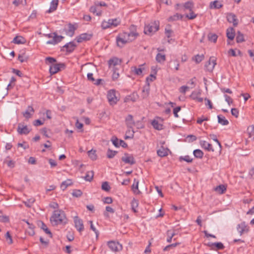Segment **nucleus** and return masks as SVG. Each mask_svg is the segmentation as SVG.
I'll use <instances>...</instances> for the list:
<instances>
[{
	"label": "nucleus",
	"mask_w": 254,
	"mask_h": 254,
	"mask_svg": "<svg viewBox=\"0 0 254 254\" xmlns=\"http://www.w3.org/2000/svg\"><path fill=\"white\" fill-rule=\"evenodd\" d=\"M53 225L65 224L67 223V219L64 212L62 210H55L50 218Z\"/></svg>",
	"instance_id": "f257e3e1"
},
{
	"label": "nucleus",
	"mask_w": 254,
	"mask_h": 254,
	"mask_svg": "<svg viewBox=\"0 0 254 254\" xmlns=\"http://www.w3.org/2000/svg\"><path fill=\"white\" fill-rule=\"evenodd\" d=\"M45 62L46 64H51L49 71L52 75L64 69L65 67V65L64 63H55L56 60L52 57H47L45 59Z\"/></svg>",
	"instance_id": "f03ea898"
},
{
	"label": "nucleus",
	"mask_w": 254,
	"mask_h": 254,
	"mask_svg": "<svg viewBox=\"0 0 254 254\" xmlns=\"http://www.w3.org/2000/svg\"><path fill=\"white\" fill-rule=\"evenodd\" d=\"M159 29V22L154 21L148 25H145L144 28V33L146 35H152Z\"/></svg>",
	"instance_id": "7ed1b4c3"
},
{
	"label": "nucleus",
	"mask_w": 254,
	"mask_h": 254,
	"mask_svg": "<svg viewBox=\"0 0 254 254\" xmlns=\"http://www.w3.org/2000/svg\"><path fill=\"white\" fill-rule=\"evenodd\" d=\"M116 91L115 89H111L108 91L107 97L110 105H114L117 104L119 100V98L116 96Z\"/></svg>",
	"instance_id": "20e7f679"
},
{
	"label": "nucleus",
	"mask_w": 254,
	"mask_h": 254,
	"mask_svg": "<svg viewBox=\"0 0 254 254\" xmlns=\"http://www.w3.org/2000/svg\"><path fill=\"white\" fill-rule=\"evenodd\" d=\"M108 246L110 250L115 252H120L122 250V245L118 242L110 241L108 243Z\"/></svg>",
	"instance_id": "39448f33"
},
{
	"label": "nucleus",
	"mask_w": 254,
	"mask_h": 254,
	"mask_svg": "<svg viewBox=\"0 0 254 254\" xmlns=\"http://www.w3.org/2000/svg\"><path fill=\"white\" fill-rule=\"evenodd\" d=\"M129 41L131 42L134 41L139 35L136 31V27L134 25H131L129 27V32H128Z\"/></svg>",
	"instance_id": "423d86ee"
},
{
	"label": "nucleus",
	"mask_w": 254,
	"mask_h": 254,
	"mask_svg": "<svg viewBox=\"0 0 254 254\" xmlns=\"http://www.w3.org/2000/svg\"><path fill=\"white\" fill-rule=\"evenodd\" d=\"M237 229L240 235L242 236L245 233H247L249 231V227L245 222H242L237 226Z\"/></svg>",
	"instance_id": "0eeeda50"
},
{
	"label": "nucleus",
	"mask_w": 254,
	"mask_h": 254,
	"mask_svg": "<svg viewBox=\"0 0 254 254\" xmlns=\"http://www.w3.org/2000/svg\"><path fill=\"white\" fill-rule=\"evenodd\" d=\"M216 64L215 58L213 57H210L209 61L206 63L205 67L207 71L211 72L212 71Z\"/></svg>",
	"instance_id": "6e6552de"
},
{
	"label": "nucleus",
	"mask_w": 254,
	"mask_h": 254,
	"mask_svg": "<svg viewBox=\"0 0 254 254\" xmlns=\"http://www.w3.org/2000/svg\"><path fill=\"white\" fill-rule=\"evenodd\" d=\"M31 129H29L26 125L23 124L19 123L18 125L17 131L20 134H28Z\"/></svg>",
	"instance_id": "1a4fd4ad"
},
{
	"label": "nucleus",
	"mask_w": 254,
	"mask_h": 254,
	"mask_svg": "<svg viewBox=\"0 0 254 254\" xmlns=\"http://www.w3.org/2000/svg\"><path fill=\"white\" fill-rule=\"evenodd\" d=\"M93 35L92 34L88 33H82L76 37L75 40L78 43H82L83 41H86L90 40L92 37Z\"/></svg>",
	"instance_id": "9d476101"
},
{
	"label": "nucleus",
	"mask_w": 254,
	"mask_h": 254,
	"mask_svg": "<svg viewBox=\"0 0 254 254\" xmlns=\"http://www.w3.org/2000/svg\"><path fill=\"white\" fill-rule=\"evenodd\" d=\"M121 63L122 60L117 57H114L108 61L109 67H113V69L117 68L116 66L121 65Z\"/></svg>",
	"instance_id": "9b49d317"
},
{
	"label": "nucleus",
	"mask_w": 254,
	"mask_h": 254,
	"mask_svg": "<svg viewBox=\"0 0 254 254\" xmlns=\"http://www.w3.org/2000/svg\"><path fill=\"white\" fill-rule=\"evenodd\" d=\"M122 160L125 163L129 164L131 165L135 163V161L133 157L127 153H125L124 154V155L122 157Z\"/></svg>",
	"instance_id": "f8f14e48"
},
{
	"label": "nucleus",
	"mask_w": 254,
	"mask_h": 254,
	"mask_svg": "<svg viewBox=\"0 0 254 254\" xmlns=\"http://www.w3.org/2000/svg\"><path fill=\"white\" fill-rule=\"evenodd\" d=\"M64 38V36H58L56 32H54L53 38L51 40L48 41L46 43L47 44L56 45L60 42Z\"/></svg>",
	"instance_id": "ddd939ff"
},
{
	"label": "nucleus",
	"mask_w": 254,
	"mask_h": 254,
	"mask_svg": "<svg viewBox=\"0 0 254 254\" xmlns=\"http://www.w3.org/2000/svg\"><path fill=\"white\" fill-rule=\"evenodd\" d=\"M74 222L75 224V227L77 229V230L81 232L84 230V225L83 224V221L81 219H79L78 216H75L74 217Z\"/></svg>",
	"instance_id": "4468645a"
},
{
	"label": "nucleus",
	"mask_w": 254,
	"mask_h": 254,
	"mask_svg": "<svg viewBox=\"0 0 254 254\" xmlns=\"http://www.w3.org/2000/svg\"><path fill=\"white\" fill-rule=\"evenodd\" d=\"M126 125L128 128H132L135 125V122L131 115H128L125 119Z\"/></svg>",
	"instance_id": "2eb2a0df"
},
{
	"label": "nucleus",
	"mask_w": 254,
	"mask_h": 254,
	"mask_svg": "<svg viewBox=\"0 0 254 254\" xmlns=\"http://www.w3.org/2000/svg\"><path fill=\"white\" fill-rule=\"evenodd\" d=\"M200 145L203 148H204V149L208 151L213 152L214 151L212 145L205 140L200 141Z\"/></svg>",
	"instance_id": "dca6fc26"
},
{
	"label": "nucleus",
	"mask_w": 254,
	"mask_h": 254,
	"mask_svg": "<svg viewBox=\"0 0 254 254\" xmlns=\"http://www.w3.org/2000/svg\"><path fill=\"white\" fill-rule=\"evenodd\" d=\"M68 29L65 30L66 35L70 37L73 36L75 30L77 29V26L75 25L69 23L68 25Z\"/></svg>",
	"instance_id": "f3484780"
},
{
	"label": "nucleus",
	"mask_w": 254,
	"mask_h": 254,
	"mask_svg": "<svg viewBox=\"0 0 254 254\" xmlns=\"http://www.w3.org/2000/svg\"><path fill=\"white\" fill-rule=\"evenodd\" d=\"M227 20L230 23H233L234 26H236L238 24V20L236 15L232 13H228L227 16Z\"/></svg>",
	"instance_id": "a211bd4d"
},
{
	"label": "nucleus",
	"mask_w": 254,
	"mask_h": 254,
	"mask_svg": "<svg viewBox=\"0 0 254 254\" xmlns=\"http://www.w3.org/2000/svg\"><path fill=\"white\" fill-rule=\"evenodd\" d=\"M116 42L117 46L120 48L123 47L128 42L126 41L120 34L116 38Z\"/></svg>",
	"instance_id": "6ab92c4d"
},
{
	"label": "nucleus",
	"mask_w": 254,
	"mask_h": 254,
	"mask_svg": "<svg viewBox=\"0 0 254 254\" xmlns=\"http://www.w3.org/2000/svg\"><path fill=\"white\" fill-rule=\"evenodd\" d=\"M149 91H150V85H149V84L148 83L144 86H143V87L142 88V94H141V96L142 97V98H146L149 96Z\"/></svg>",
	"instance_id": "aec40b11"
},
{
	"label": "nucleus",
	"mask_w": 254,
	"mask_h": 254,
	"mask_svg": "<svg viewBox=\"0 0 254 254\" xmlns=\"http://www.w3.org/2000/svg\"><path fill=\"white\" fill-rule=\"evenodd\" d=\"M76 47V45L73 42H70L64 45L63 48H65L66 51L68 52H71L74 50Z\"/></svg>",
	"instance_id": "412c9836"
},
{
	"label": "nucleus",
	"mask_w": 254,
	"mask_h": 254,
	"mask_svg": "<svg viewBox=\"0 0 254 254\" xmlns=\"http://www.w3.org/2000/svg\"><path fill=\"white\" fill-rule=\"evenodd\" d=\"M226 35L228 39L231 40H233L235 36V29L232 27L228 28L227 30Z\"/></svg>",
	"instance_id": "4be33fe9"
},
{
	"label": "nucleus",
	"mask_w": 254,
	"mask_h": 254,
	"mask_svg": "<svg viewBox=\"0 0 254 254\" xmlns=\"http://www.w3.org/2000/svg\"><path fill=\"white\" fill-rule=\"evenodd\" d=\"M30 112L33 113L34 112V110L32 106H29L27 109L24 112H23L22 114L26 119H28L32 116Z\"/></svg>",
	"instance_id": "5701e85b"
},
{
	"label": "nucleus",
	"mask_w": 254,
	"mask_h": 254,
	"mask_svg": "<svg viewBox=\"0 0 254 254\" xmlns=\"http://www.w3.org/2000/svg\"><path fill=\"white\" fill-rule=\"evenodd\" d=\"M58 3L59 0H52L50 4V7L47 12L51 13L56 10L57 8Z\"/></svg>",
	"instance_id": "b1692460"
},
{
	"label": "nucleus",
	"mask_w": 254,
	"mask_h": 254,
	"mask_svg": "<svg viewBox=\"0 0 254 254\" xmlns=\"http://www.w3.org/2000/svg\"><path fill=\"white\" fill-rule=\"evenodd\" d=\"M87 79L88 80L92 81L94 84L98 85L100 84L101 81L102 80L101 79H98L95 80L93 77V75L92 73H88L87 74Z\"/></svg>",
	"instance_id": "393cba45"
},
{
	"label": "nucleus",
	"mask_w": 254,
	"mask_h": 254,
	"mask_svg": "<svg viewBox=\"0 0 254 254\" xmlns=\"http://www.w3.org/2000/svg\"><path fill=\"white\" fill-rule=\"evenodd\" d=\"M111 27H115L121 24V20L119 18L110 19L108 20Z\"/></svg>",
	"instance_id": "a878e982"
},
{
	"label": "nucleus",
	"mask_w": 254,
	"mask_h": 254,
	"mask_svg": "<svg viewBox=\"0 0 254 254\" xmlns=\"http://www.w3.org/2000/svg\"><path fill=\"white\" fill-rule=\"evenodd\" d=\"M12 42L17 44H24L26 40L22 36H17L14 38Z\"/></svg>",
	"instance_id": "bb28decb"
},
{
	"label": "nucleus",
	"mask_w": 254,
	"mask_h": 254,
	"mask_svg": "<svg viewBox=\"0 0 254 254\" xmlns=\"http://www.w3.org/2000/svg\"><path fill=\"white\" fill-rule=\"evenodd\" d=\"M143 66V64H141L139 65V67H136V66L132 67L131 70L133 71L135 74L137 75H140L142 73V70L144 69V68L142 67Z\"/></svg>",
	"instance_id": "cd10ccee"
},
{
	"label": "nucleus",
	"mask_w": 254,
	"mask_h": 254,
	"mask_svg": "<svg viewBox=\"0 0 254 254\" xmlns=\"http://www.w3.org/2000/svg\"><path fill=\"white\" fill-rule=\"evenodd\" d=\"M214 190L219 194H223L226 190V187L224 185H220L215 187Z\"/></svg>",
	"instance_id": "c85d7f7f"
},
{
	"label": "nucleus",
	"mask_w": 254,
	"mask_h": 254,
	"mask_svg": "<svg viewBox=\"0 0 254 254\" xmlns=\"http://www.w3.org/2000/svg\"><path fill=\"white\" fill-rule=\"evenodd\" d=\"M212 249L214 250L213 247L215 246L216 248V250H223L224 248L223 244L221 242H217L214 243H211L208 244Z\"/></svg>",
	"instance_id": "c756f323"
},
{
	"label": "nucleus",
	"mask_w": 254,
	"mask_h": 254,
	"mask_svg": "<svg viewBox=\"0 0 254 254\" xmlns=\"http://www.w3.org/2000/svg\"><path fill=\"white\" fill-rule=\"evenodd\" d=\"M222 6L221 4L218 0H215L210 3L209 7L211 9H219Z\"/></svg>",
	"instance_id": "7c9ffc66"
},
{
	"label": "nucleus",
	"mask_w": 254,
	"mask_h": 254,
	"mask_svg": "<svg viewBox=\"0 0 254 254\" xmlns=\"http://www.w3.org/2000/svg\"><path fill=\"white\" fill-rule=\"evenodd\" d=\"M156 61L160 64H163L166 61V56L164 54L158 53L156 56Z\"/></svg>",
	"instance_id": "2f4dec72"
},
{
	"label": "nucleus",
	"mask_w": 254,
	"mask_h": 254,
	"mask_svg": "<svg viewBox=\"0 0 254 254\" xmlns=\"http://www.w3.org/2000/svg\"><path fill=\"white\" fill-rule=\"evenodd\" d=\"M168 149L162 147L161 148L157 150V153L159 156L165 157L168 155Z\"/></svg>",
	"instance_id": "473e14b6"
},
{
	"label": "nucleus",
	"mask_w": 254,
	"mask_h": 254,
	"mask_svg": "<svg viewBox=\"0 0 254 254\" xmlns=\"http://www.w3.org/2000/svg\"><path fill=\"white\" fill-rule=\"evenodd\" d=\"M218 118V122L222 125L226 126L228 125L229 122L227 120L225 119V118L221 115H218L217 116Z\"/></svg>",
	"instance_id": "72a5a7b5"
},
{
	"label": "nucleus",
	"mask_w": 254,
	"mask_h": 254,
	"mask_svg": "<svg viewBox=\"0 0 254 254\" xmlns=\"http://www.w3.org/2000/svg\"><path fill=\"white\" fill-rule=\"evenodd\" d=\"M72 184V180H70V179H67L66 180H65V181L63 182L62 183V184L61 185V188L63 190H64L66 189V188L68 186H70Z\"/></svg>",
	"instance_id": "f704fd0d"
},
{
	"label": "nucleus",
	"mask_w": 254,
	"mask_h": 254,
	"mask_svg": "<svg viewBox=\"0 0 254 254\" xmlns=\"http://www.w3.org/2000/svg\"><path fill=\"white\" fill-rule=\"evenodd\" d=\"M151 125L156 129L161 130L163 129V125L159 123L158 121L155 120L152 122Z\"/></svg>",
	"instance_id": "c9c22d12"
},
{
	"label": "nucleus",
	"mask_w": 254,
	"mask_h": 254,
	"mask_svg": "<svg viewBox=\"0 0 254 254\" xmlns=\"http://www.w3.org/2000/svg\"><path fill=\"white\" fill-rule=\"evenodd\" d=\"M134 131L132 128H128V129L126 131V135L125 136V139H129L132 138L134 136Z\"/></svg>",
	"instance_id": "e433bc0d"
},
{
	"label": "nucleus",
	"mask_w": 254,
	"mask_h": 254,
	"mask_svg": "<svg viewBox=\"0 0 254 254\" xmlns=\"http://www.w3.org/2000/svg\"><path fill=\"white\" fill-rule=\"evenodd\" d=\"M138 206V201L137 200L133 198L131 201V209L134 212H137L136 208Z\"/></svg>",
	"instance_id": "4c0bfd02"
},
{
	"label": "nucleus",
	"mask_w": 254,
	"mask_h": 254,
	"mask_svg": "<svg viewBox=\"0 0 254 254\" xmlns=\"http://www.w3.org/2000/svg\"><path fill=\"white\" fill-rule=\"evenodd\" d=\"M94 176V172L93 171H88L86 173L85 176L84 177V179L87 181L90 182L92 180Z\"/></svg>",
	"instance_id": "58836bf2"
},
{
	"label": "nucleus",
	"mask_w": 254,
	"mask_h": 254,
	"mask_svg": "<svg viewBox=\"0 0 254 254\" xmlns=\"http://www.w3.org/2000/svg\"><path fill=\"white\" fill-rule=\"evenodd\" d=\"M176 233L175 231L172 232L171 230H168L167 231V235L168 236V238L167 239V241L168 243H170L172 241V238L175 236Z\"/></svg>",
	"instance_id": "ea45409f"
},
{
	"label": "nucleus",
	"mask_w": 254,
	"mask_h": 254,
	"mask_svg": "<svg viewBox=\"0 0 254 254\" xmlns=\"http://www.w3.org/2000/svg\"><path fill=\"white\" fill-rule=\"evenodd\" d=\"M137 97V94L136 92H133L130 96L127 97L125 99V102H127L129 100L132 102H135Z\"/></svg>",
	"instance_id": "a19ab883"
},
{
	"label": "nucleus",
	"mask_w": 254,
	"mask_h": 254,
	"mask_svg": "<svg viewBox=\"0 0 254 254\" xmlns=\"http://www.w3.org/2000/svg\"><path fill=\"white\" fill-rule=\"evenodd\" d=\"M193 154L195 157L202 158L203 156V152L200 149H195L193 151Z\"/></svg>",
	"instance_id": "79ce46f5"
},
{
	"label": "nucleus",
	"mask_w": 254,
	"mask_h": 254,
	"mask_svg": "<svg viewBox=\"0 0 254 254\" xmlns=\"http://www.w3.org/2000/svg\"><path fill=\"white\" fill-rule=\"evenodd\" d=\"M244 41L245 39L244 35L240 31H238L237 32V35L236 36V42L239 43Z\"/></svg>",
	"instance_id": "37998d69"
},
{
	"label": "nucleus",
	"mask_w": 254,
	"mask_h": 254,
	"mask_svg": "<svg viewBox=\"0 0 254 254\" xmlns=\"http://www.w3.org/2000/svg\"><path fill=\"white\" fill-rule=\"evenodd\" d=\"M199 94V93H197L196 92H193L191 95H190V97H191L192 99H193V100H197L198 102H202L203 101V98H201V97H197V94Z\"/></svg>",
	"instance_id": "c03bdc74"
},
{
	"label": "nucleus",
	"mask_w": 254,
	"mask_h": 254,
	"mask_svg": "<svg viewBox=\"0 0 254 254\" xmlns=\"http://www.w3.org/2000/svg\"><path fill=\"white\" fill-rule=\"evenodd\" d=\"M183 16L181 14H180L179 13H176L174 14L173 16H170L168 20L169 21H175L178 20L180 19H182L183 18Z\"/></svg>",
	"instance_id": "a18cd8bd"
},
{
	"label": "nucleus",
	"mask_w": 254,
	"mask_h": 254,
	"mask_svg": "<svg viewBox=\"0 0 254 254\" xmlns=\"http://www.w3.org/2000/svg\"><path fill=\"white\" fill-rule=\"evenodd\" d=\"M184 6L185 9H189V11H191L193 6V3L191 1H188L185 3Z\"/></svg>",
	"instance_id": "49530a36"
},
{
	"label": "nucleus",
	"mask_w": 254,
	"mask_h": 254,
	"mask_svg": "<svg viewBox=\"0 0 254 254\" xmlns=\"http://www.w3.org/2000/svg\"><path fill=\"white\" fill-rule=\"evenodd\" d=\"M193 159L191 158L190 156L189 155H186L185 156H181L179 158V160L180 161H185L188 163H191Z\"/></svg>",
	"instance_id": "de8ad7c7"
},
{
	"label": "nucleus",
	"mask_w": 254,
	"mask_h": 254,
	"mask_svg": "<svg viewBox=\"0 0 254 254\" xmlns=\"http://www.w3.org/2000/svg\"><path fill=\"white\" fill-rule=\"evenodd\" d=\"M117 153V151L112 150L110 149H108L107 152V156L108 158H113Z\"/></svg>",
	"instance_id": "09e8293b"
},
{
	"label": "nucleus",
	"mask_w": 254,
	"mask_h": 254,
	"mask_svg": "<svg viewBox=\"0 0 254 254\" xmlns=\"http://www.w3.org/2000/svg\"><path fill=\"white\" fill-rule=\"evenodd\" d=\"M89 157L92 160H95L97 159V155L96 154L95 150H91L88 152Z\"/></svg>",
	"instance_id": "8fccbe9b"
},
{
	"label": "nucleus",
	"mask_w": 254,
	"mask_h": 254,
	"mask_svg": "<svg viewBox=\"0 0 254 254\" xmlns=\"http://www.w3.org/2000/svg\"><path fill=\"white\" fill-rule=\"evenodd\" d=\"M208 38L209 41L215 43L217 39V36L215 34H210L208 36Z\"/></svg>",
	"instance_id": "3c124183"
},
{
	"label": "nucleus",
	"mask_w": 254,
	"mask_h": 254,
	"mask_svg": "<svg viewBox=\"0 0 254 254\" xmlns=\"http://www.w3.org/2000/svg\"><path fill=\"white\" fill-rule=\"evenodd\" d=\"M41 228L48 234L50 235V237H52V233L48 229L46 224H45L43 222H41Z\"/></svg>",
	"instance_id": "603ef678"
},
{
	"label": "nucleus",
	"mask_w": 254,
	"mask_h": 254,
	"mask_svg": "<svg viewBox=\"0 0 254 254\" xmlns=\"http://www.w3.org/2000/svg\"><path fill=\"white\" fill-rule=\"evenodd\" d=\"M82 194V191L80 190H74L72 192V195L76 197H78Z\"/></svg>",
	"instance_id": "864d4df0"
},
{
	"label": "nucleus",
	"mask_w": 254,
	"mask_h": 254,
	"mask_svg": "<svg viewBox=\"0 0 254 254\" xmlns=\"http://www.w3.org/2000/svg\"><path fill=\"white\" fill-rule=\"evenodd\" d=\"M111 188L107 182H105L102 183V189L106 191H109Z\"/></svg>",
	"instance_id": "5fc2aeb1"
},
{
	"label": "nucleus",
	"mask_w": 254,
	"mask_h": 254,
	"mask_svg": "<svg viewBox=\"0 0 254 254\" xmlns=\"http://www.w3.org/2000/svg\"><path fill=\"white\" fill-rule=\"evenodd\" d=\"M248 132L250 137L254 136V126L252 125L248 127Z\"/></svg>",
	"instance_id": "6e6d98bb"
},
{
	"label": "nucleus",
	"mask_w": 254,
	"mask_h": 254,
	"mask_svg": "<svg viewBox=\"0 0 254 254\" xmlns=\"http://www.w3.org/2000/svg\"><path fill=\"white\" fill-rule=\"evenodd\" d=\"M138 183L139 182L138 180H136L135 179H134V183L132 185V190L135 192L136 190H138Z\"/></svg>",
	"instance_id": "4d7b16f0"
},
{
	"label": "nucleus",
	"mask_w": 254,
	"mask_h": 254,
	"mask_svg": "<svg viewBox=\"0 0 254 254\" xmlns=\"http://www.w3.org/2000/svg\"><path fill=\"white\" fill-rule=\"evenodd\" d=\"M34 202L35 199L34 198H31L27 199L26 201L24 202V203L26 206L28 207H30Z\"/></svg>",
	"instance_id": "13d9d810"
},
{
	"label": "nucleus",
	"mask_w": 254,
	"mask_h": 254,
	"mask_svg": "<svg viewBox=\"0 0 254 254\" xmlns=\"http://www.w3.org/2000/svg\"><path fill=\"white\" fill-rule=\"evenodd\" d=\"M106 212H104V216L106 217L109 216V215L107 212H110V213H113L115 212L114 210L111 207H110L109 206H107L106 207Z\"/></svg>",
	"instance_id": "bf43d9fd"
},
{
	"label": "nucleus",
	"mask_w": 254,
	"mask_h": 254,
	"mask_svg": "<svg viewBox=\"0 0 254 254\" xmlns=\"http://www.w3.org/2000/svg\"><path fill=\"white\" fill-rule=\"evenodd\" d=\"M203 58L204 56L203 55H197L196 56H195L194 60L195 61L196 63L198 64L203 60Z\"/></svg>",
	"instance_id": "052dcab7"
},
{
	"label": "nucleus",
	"mask_w": 254,
	"mask_h": 254,
	"mask_svg": "<svg viewBox=\"0 0 254 254\" xmlns=\"http://www.w3.org/2000/svg\"><path fill=\"white\" fill-rule=\"evenodd\" d=\"M113 73L112 74V78L113 80H117L120 76L119 72L117 71V68L113 69Z\"/></svg>",
	"instance_id": "680f3d73"
},
{
	"label": "nucleus",
	"mask_w": 254,
	"mask_h": 254,
	"mask_svg": "<svg viewBox=\"0 0 254 254\" xmlns=\"http://www.w3.org/2000/svg\"><path fill=\"white\" fill-rule=\"evenodd\" d=\"M190 13L189 14L186 15V17L188 18L189 19H193L196 17L197 15L195 14L191 10V11H190Z\"/></svg>",
	"instance_id": "e2e57ef3"
},
{
	"label": "nucleus",
	"mask_w": 254,
	"mask_h": 254,
	"mask_svg": "<svg viewBox=\"0 0 254 254\" xmlns=\"http://www.w3.org/2000/svg\"><path fill=\"white\" fill-rule=\"evenodd\" d=\"M89 222L90 224V229L95 232L96 237H97L99 234L98 231L97 230L95 227L94 226L92 221H89Z\"/></svg>",
	"instance_id": "0e129e2a"
},
{
	"label": "nucleus",
	"mask_w": 254,
	"mask_h": 254,
	"mask_svg": "<svg viewBox=\"0 0 254 254\" xmlns=\"http://www.w3.org/2000/svg\"><path fill=\"white\" fill-rule=\"evenodd\" d=\"M101 26L103 28V29H104L111 28L109 21H103L102 23Z\"/></svg>",
	"instance_id": "69168bd1"
},
{
	"label": "nucleus",
	"mask_w": 254,
	"mask_h": 254,
	"mask_svg": "<svg viewBox=\"0 0 254 254\" xmlns=\"http://www.w3.org/2000/svg\"><path fill=\"white\" fill-rule=\"evenodd\" d=\"M231 114L233 116H235L236 118H237L239 116V111L236 108H232L231 109Z\"/></svg>",
	"instance_id": "338daca9"
},
{
	"label": "nucleus",
	"mask_w": 254,
	"mask_h": 254,
	"mask_svg": "<svg viewBox=\"0 0 254 254\" xmlns=\"http://www.w3.org/2000/svg\"><path fill=\"white\" fill-rule=\"evenodd\" d=\"M181 108L180 106L177 107L174 109L173 113H174V116L176 118H178L179 117V116L178 115V113L181 110Z\"/></svg>",
	"instance_id": "774afa93"
}]
</instances>
